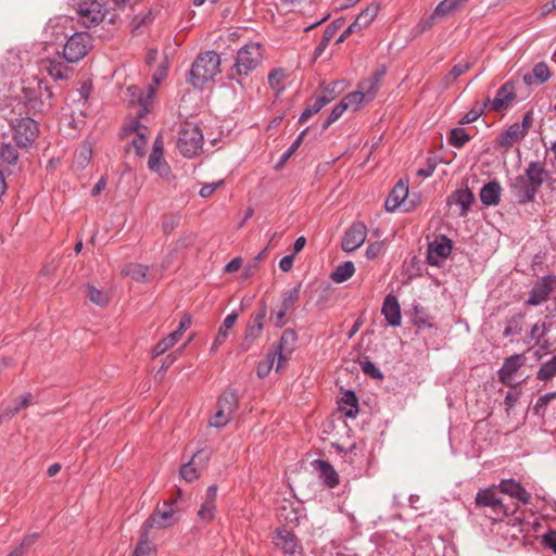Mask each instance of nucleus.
<instances>
[{
  "label": "nucleus",
  "instance_id": "7c9ffc66",
  "mask_svg": "<svg viewBox=\"0 0 556 556\" xmlns=\"http://www.w3.org/2000/svg\"><path fill=\"white\" fill-rule=\"evenodd\" d=\"M238 319L237 313H231L224 319L223 324L220 325L217 336L211 346V352L215 353L218 348L225 343V341L228 339L231 329L235 327L236 321Z\"/></svg>",
  "mask_w": 556,
  "mask_h": 556
},
{
  "label": "nucleus",
  "instance_id": "5fc2aeb1",
  "mask_svg": "<svg viewBox=\"0 0 556 556\" xmlns=\"http://www.w3.org/2000/svg\"><path fill=\"white\" fill-rule=\"evenodd\" d=\"M286 78V74L283 70H274L268 75V83L270 87L276 91H281L283 89V80Z\"/></svg>",
  "mask_w": 556,
  "mask_h": 556
},
{
  "label": "nucleus",
  "instance_id": "680f3d73",
  "mask_svg": "<svg viewBox=\"0 0 556 556\" xmlns=\"http://www.w3.org/2000/svg\"><path fill=\"white\" fill-rule=\"evenodd\" d=\"M38 538L37 533L29 534L23 539L21 544L14 548L12 552H20L21 556H24L25 549L29 546H31Z\"/></svg>",
  "mask_w": 556,
  "mask_h": 556
},
{
  "label": "nucleus",
  "instance_id": "49530a36",
  "mask_svg": "<svg viewBox=\"0 0 556 556\" xmlns=\"http://www.w3.org/2000/svg\"><path fill=\"white\" fill-rule=\"evenodd\" d=\"M554 400H556V392H549L540 396L533 405V414L538 417L545 418L547 406Z\"/></svg>",
  "mask_w": 556,
  "mask_h": 556
},
{
  "label": "nucleus",
  "instance_id": "f257e3e1",
  "mask_svg": "<svg viewBox=\"0 0 556 556\" xmlns=\"http://www.w3.org/2000/svg\"><path fill=\"white\" fill-rule=\"evenodd\" d=\"M546 177L547 172L544 163L538 161L530 162L525 174L518 175L510 181V192L521 204L531 202Z\"/></svg>",
  "mask_w": 556,
  "mask_h": 556
},
{
  "label": "nucleus",
  "instance_id": "2f4dec72",
  "mask_svg": "<svg viewBox=\"0 0 556 556\" xmlns=\"http://www.w3.org/2000/svg\"><path fill=\"white\" fill-rule=\"evenodd\" d=\"M549 77L551 71L548 66L541 62L534 65L532 72L526 73L522 77V80L527 86L542 85L547 81Z\"/></svg>",
  "mask_w": 556,
  "mask_h": 556
},
{
  "label": "nucleus",
  "instance_id": "2eb2a0df",
  "mask_svg": "<svg viewBox=\"0 0 556 556\" xmlns=\"http://www.w3.org/2000/svg\"><path fill=\"white\" fill-rule=\"evenodd\" d=\"M298 341V336L294 330L292 329H286L281 338L279 340V343L275 351L278 353V363L276 367V371H279L285 364L289 361L290 356L292 355L293 351L295 350Z\"/></svg>",
  "mask_w": 556,
  "mask_h": 556
},
{
  "label": "nucleus",
  "instance_id": "338daca9",
  "mask_svg": "<svg viewBox=\"0 0 556 556\" xmlns=\"http://www.w3.org/2000/svg\"><path fill=\"white\" fill-rule=\"evenodd\" d=\"M435 167L437 161L434 159H428L426 167L418 169L417 175L427 178L432 175Z\"/></svg>",
  "mask_w": 556,
  "mask_h": 556
},
{
  "label": "nucleus",
  "instance_id": "58836bf2",
  "mask_svg": "<svg viewBox=\"0 0 556 556\" xmlns=\"http://www.w3.org/2000/svg\"><path fill=\"white\" fill-rule=\"evenodd\" d=\"M122 276L124 277H131L134 280L138 282L146 281L147 274H148V266L130 263L123 267L121 271Z\"/></svg>",
  "mask_w": 556,
  "mask_h": 556
},
{
  "label": "nucleus",
  "instance_id": "f03ea898",
  "mask_svg": "<svg viewBox=\"0 0 556 556\" xmlns=\"http://www.w3.org/2000/svg\"><path fill=\"white\" fill-rule=\"evenodd\" d=\"M220 58L214 51L201 53L193 62L190 80L194 87H201L220 72Z\"/></svg>",
  "mask_w": 556,
  "mask_h": 556
},
{
  "label": "nucleus",
  "instance_id": "774afa93",
  "mask_svg": "<svg viewBox=\"0 0 556 556\" xmlns=\"http://www.w3.org/2000/svg\"><path fill=\"white\" fill-rule=\"evenodd\" d=\"M543 541L546 546H548L551 549L556 553V531H549L546 533L543 538Z\"/></svg>",
  "mask_w": 556,
  "mask_h": 556
},
{
  "label": "nucleus",
  "instance_id": "4c0bfd02",
  "mask_svg": "<svg viewBox=\"0 0 556 556\" xmlns=\"http://www.w3.org/2000/svg\"><path fill=\"white\" fill-rule=\"evenodd\" d=\"M166 75H167V68L165 66L160 67L153 74V83H154V85H150L148 87V94H147V97L143 98L141 94L138 97V102L143 106V109H147L149 99H151L153 97V94L155 93L156 87L166 77Z\"/></svg>",
  "mask_w": 556,
  "mask_h": 556
},
{
  "label": "nucleus",
  "instance_id": "72a5a7b5",
  "mask_svg": "<svg viewBox=\"0 0 556 556\" xmlns=\"http://www.w3.org/2000/svg\"><path fill=\"white\" fill-rule=\"evenodd\" d=\"M467 0H442L434 9L432 15L427 21V26H431L437 17L447 16L455 12Z\"/></svg>",
  "mask_w": 556,
  "mask_h": 556
},
{
  "label": "nucleus",
  "instance_id": "e2e57ef3",
  "mask_svg": "<svg viewBox=\"0 0 556 556\" xmlns=\"http://www.w3.org/2000/svg\"><path fill=\"white\" fill-rule=\"evenodd\" d=\"M547 327L544 323H536L531 328V338L539 343L540 339L546 333Z\"/></svg>",
  "mask_w": 556,
  "mask_h": 556
},
{
  "label": "nucleus",
  "instance_id": "7ed1b4c3",
  "mask_svg": "<svg viewBox=\"0 0 556 556\" xmlns=\"http://www.w3.org/2000/svg\"><path fill=\"white\" fill-rule=\"evenodd\" d=\"M77 13L79 22L85 27H91L102 22L106 15H110L109 22L115 23L116 14H110L104 10L103 3L100 0H79L77 3Z\"/></svg>",
  "mask_w": 556,
  "mask_h": 556
},
{
  "label": "nucleus",
  "instance_id": "9b49d317",
  "mask_svg": "<svg viewBox=\"0 0 556 556\" xmlns=\"http://www.w3.org/2000/svg\"><path fill=\"white\" fill-rule=\"evenodd\" d=\"M14 139L18 147L27 148L36 140L39 129L38 124L31 118H22L13 126Z\"/></svg>",
  "mask_w": 556,
  "mask_h": 556
},
{
  "label": "nucleus",
  "instance_id": "4be33fe9",
  "mask_svg": "<svg viewBox=\"0 0 556 556\" xmlns=\"http://www.w3.org/2000/svg\"><path fill=\"white\" fill-rule=\"evenodd\" d=\"M41 72H46L54 80H66L71 77L72 68L60 60L46 59L40 63Z\"/></svg>",
  "mask_w": 556,
  "mask_h": 556
},
{
  "label": "nucleus",
  "instance_id": "de8ad7c7",
  "mask_svg": "<svg viewBox=\"0 0 556 556\" xmlns=\"http://www.w3.org/2000/svg\"><path fill=\"white\" fill-rule=\"evenodd\" d=\"M342 101L348 110L350 109L353 111L358 110L363 103L368 102L364 94H362L358 90L349 93L342 99Z\"/></svg>",
  "mask_w": 556,
  "mask_h": 556
},
{
  "label": "nucleus",
  "instance_id": "09e8293b",
  "mask_svg": "<svg viewBox=\"0 0 556 556\" xmlns=\"http://www.w3.org/2000/svg\"><path fill=\"white\" fill-rule=\"evenodd\" d=\"M337 29L338 27L334 24H330L325 28L323 39L315 49V58L321 55L330 40L334 37Z\"/></svg>",
  "mask_w": 556,
  "mask_h": 556
},
{
  "label": "nucleus",
  "instance_id": "8fccbe9b",
  "mask_svg": "<svg viewBox=\"0 0 556 556\" xmlns=\"http://www.w3.org/2000/svg\"><path fill=\"white\" fill-rule=\"evenodd\" d=\"M87 295L92 303L100 306L106 305L110 300V296L106 292L98 290L96 287L90 285L87 287Z\"/></svg>",
  "mask_w": 556,
  "mask_h": 556
},
{
  "label": "nucleus",
  "instance_id": "39448f33",
  "mask_svg": "<svg viewBox=\"0 0 556 556\" xmlns=\"http://www.w3.org/2000/svg\"><path fill=\"white\" fill-rule=\"evenodd\" d=\"M176 501H165L157 505L153 514L144 521L147 529H164L174 526L179 520Z\"/></svg>",
  "mask_w": 556,
  "mask_h": 556
},
{
  "label": "nucleus",
  "instance_id": "603ef678",
  "mask_svg": "<svg viewBox=\"0 0 556 556\" xmlns=\"http://www.w3.org/2000/svg\"><path fill=\"white\" fill-rule=\"evenodd\" d=\"M16 160H17L16 150L12 146H10L8 143H3L0 147V165H2V164L12 165L16 162Z\"/></svg>",
  "mask_w": 556,
  "mask_h": 556
},
{
  "label": "nucleus",
  "instance_id": "f8f14e48",
  "mask_svg": "<svg viewBox=\"0 0 556 556\" xmlns=\"http://www.w3.org/2000/svg\"><path fill=\"white\" fill-rule=\"evenodd\" d=\"M149 134L148 128L138 121H132L123 130V136L130 138V146L138 155L143 154Z\"/></svg>",
  "mask_w": 556,
  "mask_h": 556
},
{
  "label": "nucleus",
  "instance_id": "0e129e2a",
  "mask_svg": "<svg viewBox=\"0 0 556 556\" xmlns=\"http://www.w3.org/2000/svg\"><path fill=\"white\" fill-rule=\"evenodd\" d=\"M307 129L302 131L291 147L282 154V162L287 161L301 146Z\"/></svg>",
  "mask_w": 556,
  "mask_h": 556
},
{
  "label": "nucleus",
  "instance_id": "bf43d9fd",
  "mask_svg": "<svg viewBox=\"0 0 556 556\" xmlns=\"http://www.w3.org/2000/svg\"><path fill=\"white\" fill-rule=\"evenodd\" d=\"M287 313L288 311L277 306L275 309H273L270 314V320L274 323L276 327L281 328L286 324Z\"/></svg>",
  "mask_w": 556,
  "mask_h": 556
},
{
  "label": "nucleus",
  "instance_id": "ddd939ff",
  "mask_svg": "<svg viewBox=\"0 0 556 556\" xmlns=\"http://www.w3.org/2000/svg\"><path fill=\"white\" fill-rule=\"evenodd\" d=\"M366 237V225L362 222H355L344 232L341 242V248L345 252H353L365 242Z\"/></svg>",
  "mask_w": 556,
  "mask_h": 556
},
{
  "label": "nucleus",
  "instance_id": "aec40b11",
  "mask_svg": "<svg viewBox=\"0 0 556 556\" xmlns=\"http://www.w3.org/2000/svg\"><path fill=\"white\" fill-rule=\"evenodd\" d=\"M556 289V279L544 277L539 280L530 292L528 304L536 306L546 301L549 294Z\"/></svg>",
  "mask_w": 556,
  "mask_h": 556
},
{
  "label": "nucleus",
  "instance_id": "b1692460",
  "mask_svg": "<svg viewBox=\"0 0 556 556\" xmlns=\"http://www.w3.org/2000/svg\"><path fill=\"white\" fill-rule=\"evenodd\" d=\"M473 200H475V197H473L472 192L468 188H465V189H458L455 192H453L448 197L447 204L450 206H453V205L457 206L458 207V212H457L458 216L464 217L467 215Z\"/></svg>",
  "mask_w": 556,
  "mask_h": 556
},
{
  "label": "nucleus",
  "instance_id": "f3484780",
  "mask_svg": "<svg viewBox=\"0 0 556 556\" xmlns=\"http://www.w3.org/2000/svg\"><path fill=\"white\" fill-rule=\"evenodd\" d=\"M452 251V241L445 236L435 238L428 247V262L431 265H440Z\"/></svg>",
  "mask_w": 556,
  "mask_h": 556
},
{
  "label": "nucleus",
  "instance_id": "6ab92c4d",
  "mask_svg": "<svg viewBox=\"0 0 556 556\" xmlns=\"http://www.w3.org/2000/svg\"><path fill=\"white\" fill-rule=\"evenodd\" d=\"M273 542L278 548L282 549L285 555H302V548L299 546L295 535L286 529H278L273 538Z\"/></svg>",
  "mask_w": 556,
  "mask_h": 556
},
{
  "label": "nucleus",
  "instance_id": "37998d69",
  "mask_svg": "<svg viewBox=\"0 0 556 556\" xmlns=\"http://www.w3.org/2000/svg\"><path fill=\"white\" fill-rule=\"evenodd\" d=\"M354 271V264L349 261L339 265L336 268V270L331 274V279L337 283H341L350 279L353 276Z\"/></svg>",
  "mask_w": 556,
  "mask_h": 556
},
{
  "label": "nucleus",
  "instance_id": "bb28decb",
  "mask_svg": "<svg viewBox=\"0 0 556 556\" xmlns=\"http://www.w3.org/2000/svg\"><path fill=\"white\" fill-rule=\"evenodd\" d=\"M379 7L377 4L368 5L362 11L355 21L348 27V33H358L367 28L378 14Z\"/></svg>",
  "mask_w": 556,
  "mask_h": 556
},
{
  "label": "nucleus",
  "instance_id": "4468645a",
  "mask_svg": "<svg viewBox=\"0 0 556 556\" xmlns=\"http://www.w3.org/2000/svg\"><path fill=\"white\" fill-rule=\"evenodd\" d=\"M523 354H515L505 359L502 368L498 370V380L509 387H516L515 374L526 364Z\"/></svg>",
  "mask_w": 556,
  "mask_h": 556
},
{
  "label": "nucleus",
  "instance_id": "a878e982",
  "mask_svg": "<svg viewBox=\"0 0 556 556\" xmlns=\"http://www.w3.org/2000/svg\"><path fill=\"white\" fill-rule=\"evenodd\" d=\"M408 195V185L404 182L403 180H400L392 191L390 192L389 197L386 200V210L388 212H393L401 205L406 206L405 199Z\"/></svg>",
  "mask_w": 556,
  "mask_h": 556
},
{
  "label": "nucleus",
  "instance_id": "0eeeda50",
  "mask_svg": "<svg viewBox=\"0 0 556 556\" xmlns=\"http://www.w3.org/2000/svg\"><path fill=\"white\" fill-rule=\"evenodd\" d=\"M203 135L199 127L186 125L180 131L177 148L186 157H193L202 150Z\"/></svg>",
  "mask_w": 556,
  "mask_h": 556
},
{
  "label": "nucleus",
  "instance_id": "69168bd1",
  "mask_svg": "<svg viewBox=\"0 0 556 556\" xmlns=\"http://www.w3.org/2000/svg\"><path fill=\"white\" fill-rule=\"evenodd\" d=\"M224 184V180H219L217 182H214V184H205L201 187L200 191H199V194L202 197V198H208L213 194V192L218 188L220 187L222 185Z\"/></svg>",
  "mask_w": 556,
  "mask_h": 556
},
{
  "label": "nucleus",
  "instance_id": "6e6d98bb",
  "mask_svg": "<svg viewBox=\"0 0 556 556\" xmlns=\"http://www.w3.org/2000/svg\"><path fill=\"white\" fill-rule=\"evenodd\" d=\"M486 108L488 106H483V103L476 104L469 112L466 113L460 123L468 124L475 122L483 114Z\"/></svg>",
  "mask_w": 556,
  "mask_h": 556
},
{
  "label": "nucleus",
  "instance_id": "1a4fd4ad",
  "mask_svg": "<svg viewBox=\"0 0 556 556\" xmlns=\"http://www.w3.org/2000/svg\"><path fill=\"white\" fill-rule=\"evenodd\" d=\"M517 98L516 83L511 79L506 81L496 92L493 100L486 98L483 106H489L494 112H503L509 109Z\"/></svg>",
  "mask_w": 556,
  "mask_h": 556
},
{
  "label": "nucleus",
  "instance_id": "13d9d810",
  "mask_svg": "<svg viewBox=\"0 0 556 556\" xmlns=\"http://www.w3.org/2000/svg\"><path fill=\"white\" fill-rule=\"evenodd\" d=\"M470 65L469 63H458L453 66V68L450 71V73L446 75V80L452 81L455 80L460 75L465 74L469 70Z\"/></svg>",
  "mask_w": 556,
  "mask_h": 556
},
{
  "label": "nucleus",
  "instance_id": "c756f323",
  "mask_svg": "<svg viewBox=\"0 0 556 556\" xmlns=\"http://www.w3.org/2000/svg\"><path fill=\"white\" fill-rule=\"evenodd\" d=\"M498 490L501 493L507 494L523 504L530 501V494L515 480H503L498 485Z\"/></svg>",
  "mask_w": 556,
  "mask_h": 556
},
{
  "label": "nucleus",
  "instance_id": "a211bd4d",
  "mask_svg": "<svg viewBox=\"0 0 556 556\" xmlns=\"http://www.w3.org/2000/svg\"><path fill=\"white\" fill-rule=\"evenodd\" d=\"M210 458L207 451H198L191 458V460L184 465L180 469V476L184 480L192 482L200 476V470L206 465Z\"/></svg>",
  "mask_w": 556,
  "mask_h": 556
},
{
  "label": "nucleus",
  "instance_id": "4d7b16f0",
  "mask_svg": "<svg viewBox=\"0 0 556 556\" xmlns=\"http://www.w3.org/2000/svg\"><path fill=\"white\" fill-rule=\"evenodd\" d=\"M346 106L344 105L343 101L341 100L339 104H337L329 117L327 118L325 125H324V128H328L332 123H334L339 117H341V115L346 111Z\"/></svg>",
  "mask_w": 556,
  "mask_h": 556
},
{
  "label": "nucleus",
  "instance_id": "c9c22d12",
  "mask_svg": "<svg viewBox=\"0 0 556 556\" xmlns=\"http://www.w3.org/2000/svg\"><path fill=\"white\" fill-rule=\"evenodd\" d=\"M501 185L497 181H490L480 191V199L485 205H496L500 201Z\"/></svg>",
  "mask_w": 556,
  "mask_h": 556
},
{
  "label": "nucleus",
  "instance_id": "473e14b6",
  "mask_svg": "<svg viewBox=\"0 0 556 556\" xmlns=\"http://www.w3.org/2000/svg\"><path fill=\"white\" fill-rule=\"evenodd\" d=\"M266 316V307L264 306L254 317L253 319V324L251 326H249L248 328V331H247V336L243 340V343H242V348L243 350H248L251 345V343L253 342L254 339H256L263 328H264V324H263V320Z\"/></svg>",
  "mask_w": 556,
  "mask_h": 556
},
{
  "label": "nucleus",
  "instance_id": "3c124183",
  "mask_svg": "<svg viewBox=\"0 0 556 556\" xmlns=\"http://www.w3.org/2000/svg\"><path fill=\"white\" fill-rule=\"evenodd\" d=\"M469 139V135L463 128H454L450 134L448 142L455 148H462Z\"/></svg>",
  "mask_w": 556,
  "mask_h": 556
},
{
  "label": "nucleus",
  "instance_id": "79ce46f5",
  "mask_svg": "<svg viewBox=\"0 0 556 556\" xmlns=\"http://www.w3.org/2000/svg\"><path fill=\"white\" fill-rule=\"evenodd\" d=\"M556 377V355L553 356L551 359L544 362L541 364L538 374L536 379L540 381H551L553 378Z\"/></svg>",
  "mask_w": 556,
  "mask_h": 556
},
{
  "label": "nucleus",
  "instance_id": "9d476101",
  "mask_svg": "<svg viewBox=\"0 0 556 556\" xmlns=\"http://www.w3.org/2000/svg\"><path fill=\"white\" fill-rule=\"evenodd\" d=\"M89 40L90 38L87 33H77L73 35L64 46V59L70 63L78 62L87 54Z\"/></svg>",
  "mask_w": 556,
  "mask_h": 556
},
{
  "label": "nucleus",
  "instance_id": "20e7f679",
  "mask_svg": "<svg viewBox=\"0 0 556 556\" xmlns=\"http://www.w3.org/2000/svg\"><path fill=\"white\" fill-rule=\"evenodd\" d=\"M262 60L263 47L257 42H250L238 51L235 70L238 75H248L262 63Z\"/></svg>",
  "mask_w": 556,
  "mask_h": 556
},
{
  "label": "nucleus",
  "instance_id": "5701e85b",
  "mask_svg": "<svg viewBox=\"0 0 556 556\" xmlns=\"http://www.w3.org/2000/svg\"><path fill=\"white\" fill-rule=\"evenodd\" d=\"M386 75V70L381 68L376 71L370 77L362 80L358 84L357 90L364 94L368 102L372 101L381 86L382 77Z\"/></svg>",
  "mask_w": 556,
  "mask_h": 556
},
{
  "label": "nucleus",
  "instance_id": "c03bdc74",
  "mask_svg": "<svg viewBox=\"0 0 556 556\" xmlns=\"http://www.w3.org/2000/svg\"><path fill=\"white\" fill-rule=\"evenodd\" d=\"M179 340L180 339L178 338V332L169 333L167 337H165L154 345L152 350L153 357H157L164 354L166 351L173 348Z\"/></svg>",
  "mask_w": 556,
  "mask_h": 556
},
{
  "label": "nucleus",
  "instance_id": "f704fd0d",
  "mask_svg": "<svg viewBox=\"0 0 556 556\" xmlns=\"http://www.w3.org/2000/svg\"><path fill=\"white\" fill-rule=\"evenodd\" d=\"M150 170L156 173L161 178L167 179L170 168L163 157V153L151 152L148 160Z\"/></svg>",
  "mask_w": 556,
  "mask_h": 556
},
{
  "label": "nucleus",
  "instance_id": "a19ab883",
  "mask_svg": "<svg viewBox=\"0 0 556 556\" xmlns=\"http://www.w3.org/2000/svg\"><path fill=\"white\" fill-rule=\"evenodd\" d=\"M149 529L143 527L142 533L140 535L139 542L134 551V554L137 556H152L154 553V546L149 540Z\"/></svg>",
  "mask_w": 556,
  "mask_h": 556
},
{
  "label": "nucleus",
  "instance_id": "393cba45",
  "mask_svg": "<svg viewBox=\"0 0 556 556\" xmlns=\"http://www.w3.org/2000/svg\"><path fill=\"white\" fill-rule=\"evenodd\" d=\"M381 313L392 327H399L402 321L401 307L393 294H388L383 301Z\"/></svg>",
  "mask_w": 556,
  "mask_h": 556
},
{
  "label": "nucleus",
  "instance_id": "cd10ccee",
  "mask_svg": "<svg viewBox=\"0 0 556 556\" xmlns=\"http://www.w3.org/2000/svg\"><path fill=\"white\" fill-rule=\"evenodd\" d=\"M217 497V486L211 485L207 488L204 500L201 504V507L198 511V516L200 519L204 521H210L214 518L215 511V503Z\"/></svg>",
  "mask_w": 556,
  "mask_h": 556
},
{
  "label": "nucleus",
  "instance_id": "052dcab7",
  "mask_svg": "<svg viewBox=\"0 0 556 556\" xmlns=\"http://www.w3.org/2000/svg\"><path fill=\"white\" fill-rule=\"evenodd\" d=\"M384 252V243L382 241H377L370 243L366 249V256L368 258H376L380 256Z\"/></svg>",
  "mask_w": 556,
  "mask_h": 556
},
{
  "label": "nucleus",
  "instance_id": "864d4df0",
  "mask_svg": "<svg viewBox=\"0 0 556 556\" xmlns=\"http://www.w3.org/2000/svg\"><path fill=\"white\" fill-rule=\"evenodd\" d=\"M342 403L346 404L349 408L343 407L346 417H354L357 413V399L352 391H348L342 397Z\"/></svg>",
  "mask_w": 556,
  "mask_h": 556
},
{
  "label": "nucleus",
  "instance_id": "ea45409f",
  "mask_svg": "<svg viewBox=\"0 0 556 556\" xmlns=\"http://www.w3.org/2000/svg\"><path fill=\"white\" fill-rule=\"evenodd\" d=\"M92 150L89 143H83L75 152L73 165L77 169H83L91 160Z\"/></svg>",
  "mask_w": 556,
  "mask_h": 556
},
{
  "label": "nucleus",
  "instance_id": "6e6552de",
  "mask_svg": "<svg viewBox=\"0 0 556 556\" xmlns=\"http://www.w3.org/2000/svg\"><path fill=\"white\" fill-rule=\"evenodd\" d=\"M237 408V394L232 391L224 392L217 401L216 412L210 419V425L215 428L226 426L232 419Z\"/></svg>",
  "mask_w": 556,
  "mask_h": 556
},
{
  "label": "nucleus",
  "instance_id": "423d86ee",
  "mask_svg": "<svg viewBox=\"0 0 556 556\" xmlns=\"http://www.w3.org/2000/svg\"><path fill=\"white\" fill-rule=\"evenodd\" d=\"M532 113L527 112L522 122L510 125L505 131L500 134L496 139V146L504 151H508L514 144L521 141L529 132L532 126Z\"/></svg>",
  "mask_w": 556,
  "mask_h": 556
},
{
  "label": "nucleus",
  "instance_id": "e433bc0d",
  "mask_svg": "<svg viewBox=\"0 0 556 556\" xmlns=\"http://www.w3.org/2000/svg\"><path fill=\"white\" fill-rule=\"evenodd\" d=\"M33 395L26 393L15 400L13 405L7 406L2 412L4 419H10L15 416L21 409L27 408L31 404Z\"/></svg>",
  "mask_w": 556,
  "mask_h": 556
},
{
  "label": "nucleus",
  "instance_id": "dca6fc26",
  "mask_svg": "<svg viewBox=\"0 0 556 556\" xmlns=\"http://www.w3.org/2000/svg\"><path fill=\"white\" fill-rule=\"evenodd\" d=\"M476 503L478 506L490 507L497 517L507 515V508L498 497L495 486L479 491Z\"/></svg>",
  "mask_w": 556,
  "mask_h": 556
},
{
  "label": "nucleus",
  "instance_id": "412c9836",
  "mask_svg": "<svg viewBox=\"0 0 556 556\" xmlns=\"http://www.w3.org/2000/svg\"><path fill=\"white\" fill-rule=\"evenodd\" d=\"M339 83H334L331 87L323 90L321 96L317 97L314 103L305 109L300 116L299 122L304 123L314 114L318 113L326 104L330 103L337 97V87Z\"/></svg>",
  "mask_w": 556,
  "mask_h": 556
},
{
  "label": "nucleus",
  "instance_id": "c85d7f7f",
  "mask_svg": "<svg viewBox=\"0 0 556 556\" xmlns=\"http://www.w3.org/2000/svg\"><path fill=\"white\" fill-rule=\"evenodd\" d=\"M312 465L314 470L318 472L319 478L325 482L327 486L333 488L338 484V475L328 462L316 459L312 463Z\"/></svg>",
  "mask_w": 556,
  "mask_h": 556
},
{
  "label": "nucleus",
  "instance_id": "a18cd8bd",
  "mask_svg": "<svg viewBox=\"0 0 556 556\" xmlns=\"http://www.w3.org/2000/svg\"><path fill=\"white\" fill-rule=\"evenodd\" d=\"M300 298V285L291 289L286 290L281 295V303L278 307L290 311Z\"/></svg>",
  "mask_w": 556,
  "mask_h": 556
}]
</instances>
